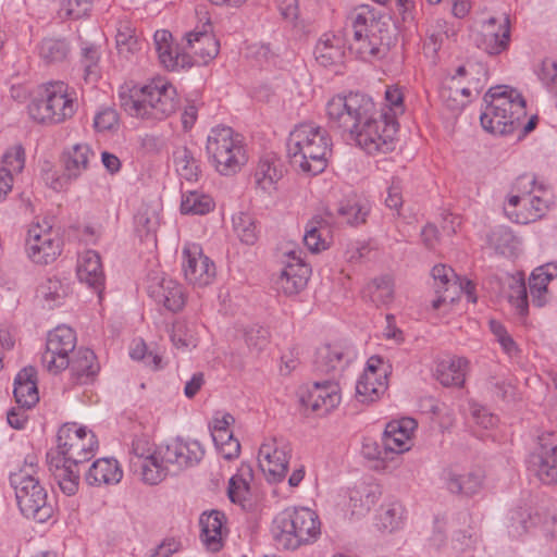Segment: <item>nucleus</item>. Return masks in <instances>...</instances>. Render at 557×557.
<instances>
[{
	"label": "nucleus",
	"instance_id": "obj_1",
	"mask_svg": "<svg viewBox=\"0 0 557 557\" xmlns=\"http://www.w3.org/2000/svg\"><path fill=\"white\" fill-rule=\"evenodd\" d=\"M329 126L348 134L369 154L395 149V123L375 120L376 106L361 92L336 95L325 106Z\"/></svg>",
	"mask_w": 557,
	"mask_h": 557
},
{
	"label": "nucleus",
	"instance_id": "obj_2",
	"mask_svg": "<svg viewBox=\"0 0 557 557\" xmlns=\"http://www.w3.org/2000/svg\"><path fill=\"white\" fill-rule=\"evenodd\" d=\"M349 21L352 32L350 52L367 62L385 58L392 39L388 18L374 8L362 4L351 12Z\"/></svg>",
	"mask_w": 557,
	"mask_h": 557
},
{
	"label": "nucleus",
	"instance_id": "obj_3",
	"mask_svg": "<svg viewBox=\"0 0 557 557\" xmlns=\"http://www.w3.org/2000/svg\"><path fill=\"white\" fill-rule=\"evenodd\" d=\"M176 88L164 77H154L143 86H134L124 100L125 111L154 124L172 115L178 108Z\"/></svg>",
	"mask_w": 557,
	"mask_h": 557
},
{
	"label": "nucleus",
	"instance_id": "obj_4",
	"mask_svg": "<svg viewBox=\"0 0 557 557\" xmlns=\"http://www.w3.org/2000/svg\"><path fill=\"white\" fill-rule=\"evenodd\" d=\"M10 484L14 490L21 513L36 522L45 523L54 513V507L48 499V492L40 482L38 458L27 455L23 466L10 474Z\"/></svg>",
	"mask_w": 557,
	"mask_h": 557
},
{
	"label": "nucleus",
	"instance_id": "obj_5",
	"mask_svg": "<svg viewBox=\"0 0 557 557\" xmlns=\"http://www.w3.org/2000/svg\"><path fill=\"white\" fill-rule=\"evenodd\" d=\"M485 108L480 115L482 127L495 135H508L519 129L527 117L525 100L508 86H496L484 95Z\"/></svg>",
	"mask_w": 557,
	"mask_h": 557
},
{
	"label": "nucleus",
	"instance_id": "obj_6",
	"mask_svg": "<svg viewBox=\"0 0 557 557\" xmlns=\"http://www.w3.org/2000/svg\"><path fill=\"white\" fill-rule=\"evenodd\" d=\"M332 145L325 128L314 123H301L289 133L287 151L293 164L302 172L317 175L326 168Z\"/></svg>",
	"mask_w": 557,
	"mask_h": 557
},
{
	"label": "nucleus",
	"instance_id": "obj_7",
	"mask_svg": "<svg viewBox=\"0 0 557 557\" xmlns=\"http://www.w3.org/2000/svg\"><path fill=\"white\" fill-rule=\"evenodd\" d=\"M552 189L534 175L523 174L516 180L504 210L515 223L529 224L542 219L553 205Z\"/></svg>",
	"mask_w": 557,
	"mask_h": 557
},
{
	"label": "nucleus",
	"instance_id": "obj_8",
	"mask_svg": "<svg viewBox=\"0 0 557 557\" xmlns=\"http://www.w3.org/2000/svg\"><path fill=\"white\" fill-rule=\"evenodd\" d=\"M271 533L278 548L296 550L319 539L321 522L318 513L308 507H287L274 517Z\"/></svg>",
	"mask_w": 557,
	"mask_h": 557
},
{
	"label": "nucleus",
	"instance_id": "obj_9",
	"mask_svg": "<svg viewBox=\"0 0 557 557\" xmlns=\"http://www.w3.org/2000/svg\"><path fill=\"white\" fill-rule=\"evenodd\" d=\"M78 108L76 90L67 83L52 81L44 84L27 106L32 120L44 125H57L72 119Z\"/></svg>",
	"mask_w": 557,
	"mask_h": 557
},
{
	"label": "nucleus",
	"instance_id": "obj_10",
	"mask_svg": "<svg viewBox=\"0 0 557 557\" xmlns=\"http://www.w3.org/2000/svg\"><path fill=\"white\" fill-rule=\"evenodd\" d=\"M206 152L211 165L223 176L238 173L248 161L243 136L230 126L216 125L210 129Z\"/></svg>",
	"mask_w": 557,
	"mask_h": 557
},
{
	"label": "nucleus",
	"instance_id": "obj_11",
	"mask_svg": "<svg viewBox=\"0 0 557 557\" xmlns=\"http://www.w3.org/2000/svg\"><path fill=\"white\" fill-rule=\"evenodd\" d=\"M557 278V261L536 267L529 277V288L524 281L511 287L509 301L520 317L529 314V293L533 306L542 308L549 300L548 284Z\"/></svg>",
	"mask_w": 557,
	"mask_h": 557
},
{
	"label": "nucleus",
	"instance_id": "obj_12",
	"mask_svg": "<svg viewBox=\"0 0 557 557\" xmlns=\"http://www.w3.org/2000/svg\"><path fill=\"white\" fill-rule=\"evenodd\" d=\"M529 476L543 486H557V441L555 433L545 432L537 437L524 460Z\"/></svg>",
	"mask_w": 557,
	"mask_h": 557
},
{
	"label": "nucleus",
	"instance_id": "obj_13",
	"mask_svg": "<svg viewBox=\"0 0 557 557\" xmlns=\"http://www.w3.org/2000/svg\"><path fill=\"white\" fill-rule=\"evenodd\" d=\"M57 443V458L74 462V465L89 461L99 447L96 434L75 422L65 423L59 429Z\"/></svg>",
	"mask_w": 557,
	"mask_h": 557
},
{
	"label": "nucleus",
	"instance_id": "obj_14",
	"mask_svg": "<svg viewBox=\"0 0 557 557\" xmlns=\"http://www.w3.org/2000/svg\"><path fill=\"white\" fill-rule=\"evenodd\" d=\"M164 446L158 448L146 436L135 437L129 450V468L138 473L143 481L156 485L165 479V468L162 463Z\"/></svg>",
	"mask_w": 557,
	"mask_h": 557
},
{
	"label": "nucleus",
	"instance_id": "obj_15",
	"mask_svg": "<svg viewBox=\"0 0 557 557\" xmlns=\"http://www.w3.org/2000/svg\"><path fill=\"white\" fill-rule=\"evenodd\" d=\"M76 333L66 325H59L47 335L41 364L51 374H59L70 364L76 351Z\"/></svg>",
	"mask_w": 557,
	"mask_h": 557
},
{
	"label": "nucleus",
	"instance_id": "obj_16",
	"mask_svg": "<svg viewBox=\"0 0 557 557\" xmlns=\"http://www.w3.org/2000/svg\"><path fill=\"white\" fill-rule=\"evenodd\" d=\"M27 257L36 264L47 265L62 252V239L48 221L34 223L27 231L25 242Z\"/></svg>",
	"mask_w": 557,
	"mask_h": 557
},
{
	"label": "nucleus",
	"instance_id": "obj_17",
	"mask_svg": "<svg viewBox=\"0 0 557 557\" xmlns=\"http://www.w3.org/2000/svg\"><path fill=\"white\" fill-rule=\"evenodd\" d=\"M292 444L283 436L265 437L259 447L258 462L269 482H282L288 472Z\"/></svg>",
	"mask_w": 557,
	"mask_h": 557
},
{
	"label": "nucleus",
	"instance_id": "obj_18",
	"mask_svg": "<svg viewBox=\"0 0 557 557\" xmlns=\"http://www.w3.org/2000/svg\"><path fill=\"white\" fill-rule=\"evenodd\" d=\"M205 448L197 440L177 437L164 446L162 463L165 478L184 469L193 468L203 459Z\"/></svg>",
	"mask_w": 557,
	"mask_h": 557
},
{
	"label": "nucleus",
	"instance_id": "obj_19",
	"mask_svg": "<svg viewBox=\"0 0 557 557\" xmlns=\"http://www.w3.org/2000/svg\"><path fill=\"white\" fill-rule=\"evenodd\" d=\"M301 253V250H289L285 253L284 267L274 281L278 294L293 297L306 288L311 268L302 260Z\"/></svg>",
	"mask_w": 557,
	"mask_h": 557
},
{
	"label": "nucleus",
	"instance_id": "obj_20",
	"mask_svg": "<svg viewBox=\"0 0 557 557\" xmlns=\"http://www.w3.org/2000/svg\"><path fill=\"white\" fill-rule=\"evenodd\" d=\"M388 366L379 356H372L356 383V396L360 403L376 401L388 387Z\"/></svg>",
	"mask_w": 557,
	"mask_h": 557
},
{
	"label": "nucleus",
	"instance_id": "obj_21",
	"mask_svg": "<svg viewBox=\"0 0 557 557\" xmlns=\"http://www.w3.org/2000/svg\"><path fill=\"white\" fill-rule=\"evenodd\" d=\"M511 41L510 21L506 14L491 16L481 23L475 45L490 55H498L509 49Z\"/></svg>",
	"mask_w": 557,
	"mask_h": 557
},
{
	"label": "nucleus",
	"instance_id": "obj_22",
	"mask_svg": "<svg viewBox=\"0 0 557 557\" xmlns=\"http://www.w3.org/2000/svg\"><path fill=\"white\" fill-rule=\"evenodd\" d=\"M182 271L185 280L197 287L211 284L215 277L214 262L203 255L198 244H187L182 251Z\"/></svg>",
	"mask_w": 557,
	"mask_h": 557
},
{
	"label": "nucleus",
	"instance_id": "obj_23",
	"mask_svg": "<svg viewBox=\"0 0 557 557\" xmlns=\"http://www.w3.org/2000/svg\"><path fill=\"white\" fill-rule=\"evenodd\" d=\"M147 293L158 305L173 313L183 310L187 301L186 290L180 282L157 273L148 276Z\"/></svg>",
	"mask_w": 557,
	"mask_h": 557
},
{
	"label": "nucleus",
	"instance_id": "obj_24",
	"mask_svg": "<svg viewBox=\"0 0 557 557\" xmlns=\"http://www.w3.org/2000/svg\"><path fill=\"white\" fill-rule=\"evenodd\" d=\"M356 358L355 350L342 344H324L315 351L314 370L336 380Z\"/></svg>",
	"mask_w": 557,
	"mask_h": 557
},
{
	"label": "nucleus",
	"instance_id": "obj_25",
	"mask_svg": "<svg viewBox=\"0 0 557 557\" xmlns=\"http://www.w3.org/2000/svg\"><path fill=\"white\" fill-rule=\"evenodd\" d=\"M153 42L158 60L165 70L180 72L194 65L191 55L173 41V36L169 30H156Z\"/></svg>",
	"mask_w": 557,
	"mask_h": 557
},
{
	"label": "nucleus",
	"instance_id": "obj_26",
	"mask_svg": "<svg viewBox=\"0 0 557 557\" xmlns=\"http://www.w3.org/2000/svg\"><path fill=\"white\" fill-rule=\"evenodd\" d=\"M286 166L281 157L274 152L262 154L252 173V182L256 189L263 194L272 195L278 188V182L284 177Z\"/></svg>",
	"mask_w": 557,
	"mask_h": 557
},
{
	"label": "nucleus",
	"instance_id": "obj_27",
	"mask_svg": "<svg viewBox=\"0 0 557 557\" xmlns=\"http://www.w3.org/2000/svg\"><path fill=\"white\" fill-rule=\"evenodd\" d=\"M417 426V421L408 417L389 421L382 435L384 449L394 454L408 451L413 444V434Z\"/></svg>",
	"mask_w": 557,
	"mask_h": 557
},
{
	"label": "nucleus",
	"instance_id": "obj_28",
	"mask_svg": "<svg viewBox=\"0 0 557 557\" xmlns=\"http://www.w3.org/2000/svg\"><path fill=\"white\" fill-rule=\"evenodd\" d=\"M95 156L94 149L86 143H78L65 148L61 154L63 168L61 180L65 182L77 181L84 172L89 170Z\"/></svg>",
	"mask_w": 557,
	"mask_h": 557
},
{
	"label": "nucleus",
	"instance_id": "obj_29",
	"mask_svg": "<svg viewBox=\"0 0 557 557\" xmlns=\"http://www.w3.org/2000/svg\"><path fill=\"white\" fill-rule=\"evenodd\" d=\"M339 384L334 379L314 382L304 401L318 414H326L341 403Z\"/></svg>",
	"mask_w": 557,
	"mask_h": 557
},
{
	"label": "nucleus",
	"instance_id": "obj_30",
	"mask_svg": "<svg viewBox=\"0 0 557 557\" xmlns=\"http://www.w3.org/2000/svg\"><path fill=\"white\" fill-rule=\"evenodd\" d=\"M226 517L220 510H211L201 513L199 518L200 540L203 546L212 552H220L223 547L224 540L228 533L226 527Z\"/></svg>",
	"mask_w": 557,
	"mask_h": 557
},
{
	"label": "nucleus",
	"instance_id": "obj_31",
	"mask_svg": "<svg viewBox=\"0 0 557 557\" xmlns=\"http://www.w3.org/2000/svg\"><path fill=\"white\" fill-rule=\"evenodd\" d=\"M67 369L71 384L87 385L95 382L100 371V364L91 349L81 347L70 359Z\"/></svg>",
	"mask_w": 557,
	"mask_h": 557
},
{
	"label": "nucleus",
	"instance_id": "obj_32",
	"mask_svg": "<svg viewBox=\"0 0 557 557\" xmlns=\"http://www.w3.org/2000/svg\"><path fill=\"white\" fill-rule=\"evenodd\" d=\"M76 274L79 282L85 283L97 294L104 288L106 276L100 255L96 250H86L78 257Z\"/></svg>",
	"mask_w": 557,
	"mask_h": 557
},
{
	"label": "nucleus",
	"instance_id": "obj_33",
	"mask_svg": "<svg viewBox=\"0 0 557 557\" xmlns=\"http://www.w3.org/2000/svg\"><path fill=\"white\" fill-rule=\"evenodd\" d=\"M345 54L346 40L341 34H323L314 48L315 60L324 67L342 65Z\"/></svg>",
	"mask_w": 557,
	"mask_h": 557
},
{
	"label": "nucleus",
	"instance_id": "obj_34",
	"mask_svg": "<svg viewBox=\"0 0 557 557\" xmlns=\"http://www.w3.org/2000/svg\"><path fill=\"white\" fill-rule=\"evenodd\" d=\"M446 488L453 494L472 496L478 494L484 483V472L473 469L466 473H459L453 469L443 472Z\"/></svg>",
	"mask_w": 557,
	"mask_h": 557
},
{
	"label": "nucleus",
	"instance_id": "obj_35",
	"mask_svg": "<svg viewBox=\"0 0 557 557\" xmlns=\"http://www.w3.org/2000/svg\"><path fill=\"white\" fill-rule=\"evenodd\" d=\"M369 213V203L356 195L349 196L337 202L333 208L327 209V214L331 218H336L342 223L352 226L366 223Z\"/></svg>",
	"mask_w": 557,
	"mask_h": 557
},
{
	"label": "nucleus",
	"instance_id": "obj_36",
	"mask_svg": "<svg viewBox=\"0 0 557 557\" xmlns=\"http://www.w3.org/2000/svg\"><path fill=\"white\" fill-rule=\"evenodd\" d=\"M469 360L453 356L437 362L435 376L445 387H462L469 371Z\"/></svg>",
	"mask_w": 557,
	"mask_h": 557
},
{
	"label": "nucleus",
	"instance_id": "obj_37",
	"mask_svg": "<svg viewBox=\"0 0 557 557\" xmlns=\"http://www.w3.org/2000/svg\"><path fill=\"white\" fill-rule=\"evenodd\" d=\"M123 478V470L114 458H99L92 462L85 474L90 486L117 484Z\"/></svg>",
	"mask_w": 557,
	"mask_h": 557
},
{
	"label": "nucleus",
	"instance_id": "obj_38",
	"mask_svg": "<svg viewBox=\"0 0 557 557\" xmlns=\"http://www.w3.org/2000/svg\"><path fill=\"white\" fill-rule=\"evenodd\" d=\"M13 395L16 404L24 408H33L39 401L34 368H24L16 374Z\"/></svg>",
	"mask_w": 557,
	"mask_h": 557
},
{
	"label": "nucleus",
	"instance_id": "obj_39",
	"mask_svg": "<svg viewBox=\"0 0 557 557\" xmlns=\"http://www.w3.org/2000/svg\"><path fill=\"white\" fill-rule=\"evenodd\" d=\"M79 465H74L61 458H52L50 470L60 490L67 496L75 495L79 486Z\"/></svg>",
	"mask_w": 557,
	"mask_h": 557
},
{
	"label": "nucleus",
	"instance_id": "obj_40",
	"mask_svg": "<svg viewBox=\"0 0 557 557\" xmlns=\"http://www.w3.org/2000/svg\"><path fill=\"white\" fill-rule=\"evenodd\" d=\"M79 41V59L78 66L83 71V79L85 83H96L100 76V46L95 42L78 38Z\"/></svg>",
	"mask_w": 557,
	"mask_h": 557
},
{
	"label": "nucleus",
	"instance_id": "obj_41",
	"mask_svg": "<svg viewBox=\"0 0 557 557\" xmlns=\"http://www.w3.org/2000/svg\"><path fill=\"white\" fill-rule=\"evenodd\" d=\"M406 112V103H405V88L395 84L386 86L384 92V110L379 112L376 110L375 120L394 122L395 123V135L398 132L399 123L397 121L398 116L403 115Z\"/></svg>",
	"mask_w": 557,
	"mask_h": 557
},
{
	"label": "nucleus",
	"instance_id": "obj_42",
	"mask_svg": "<svg viewBox=\"0 0 557 557\" xmlns=\"http://www.w3.org/2000/svg\"><path fill=\"white\" fill-rule=\"evenodd\" d=\"M187 47L199 58V63L208 64L220 51V42L211 33L190 32L186 35Z\"/></svg>",
	"mask_w": 557,
	"mask_h": 557
},
{
	"label": "nucleus",
	"instance_id": "obj_43",
	"mask_svg": "<svg viewBox=\"0 0 557 557\" xmlns=\"http://www.w3.org/2000/svg\"><path fill=\"white\" fill-rule=\"evenodd\" d=\"M406 509L399 502L383 504L375 516V527L382 533H394L406 524Z\"/></svg>",
	"mask_w": 557,
	"mask_h": 557
},
{
	"label": "nucleus",
	"instance_id": "obj_44",
	"mask_svg": "<svg viewBox=\"0 0 557 557\" xmlns=\"http://www.w3.org/2000/svg\"><path fill=\"white\" fill-rule=\"evenodd\" d=\"M38 55L47 65H57L69 61L71 45L65 38L45 37L37 46Z\"/></svg>",
	"mask_w": 557,
	"mask_h": 557
},
{
	"label": "nucleus",
	"instance_id": "obj_45",
	"mask_svg": "<svg viewBox=\"0 0 557 557\" xmlns=\"http://www.w3.org/2000/svg\"><path fill=\"white\" fill-rule=\"evenodd\" d=\"M487 243L496 253L507 258L517 257L521 250V239L509 227L503 225L492 230Z\"/></svg>",
	"mask_w": 557,
	"mask_h": 557
},
{
	"label": "nucleus",
	"instance_id": "obj_46",
	"mask_svg": "<svg viewBox=\"0 0 557 557\" xmlns=\"http://www.w3.org/2000/svg\"><path fill=\"white\" fill-rule=\"evenodd\" d=\"M382 495L379 485L361 484L349 492V508L351 515L364 516L377 503Z\"/></svg>",
	"mask_w": 557,
	"mask_h": 557
},
{
	"label": "nucleus",
	"instance_id": "obj_47",
	"mask_svg": "<svg viewBox=\"0 0 557 557\" xmlns=\"http://www.w3.org/2000/svg\"><path fill=\"white\" fill-rule=\"evenodd\" d=\"M508 532L512 537H521L535 527L541 518L527 504L519 505L509 511Z\"/></svg>",
	"mask_w": 557,
	"mask_h": 557
},
{
	"label": "nucleus",
	"instance_id": "obj_48",
	"mask_svg": "<svg viewBox=\"0 0 557 557\" xmlns=\"http://www.w3.org/2000/svg\"><path fill=\"white\" fill-rule=\"evenodd\" d=\"M252 480V470L248 465H242L228 481L227 495L232 503L243 504L247 500Z\"/></svg>",
	"mask_w": 557,
	"mask_h": 557
},
{
	"label": "nucleus",
	"instance_id": "obj_49",
	"mask_svg": "<svg viewBox=\"0 0 557 557\" xmlns=\"http://www.w3.org/2000/svg\"><path fill=\"white\" fill-rule=\"evenodd\" d=\"M366 296L376 306H386L394 299V281L389 275L372 280L364 289Z\"/></svg>",
	"mask_w": 557,
	"mask_h": 557
},
{
	"label": "nucleus",
	"instance_id": "obj_50",
	"mask_svg": "<svg viewBox=\"0 0 557 557\" xmlns=\"http://www.w3.org/2000/svg\"><path fill=\"white\" fill-rule=\"evenodd\" d=\"M214 201L212 197L201 191H185L182 194L181 212L183 214L203 215L212 211Z\"/></svg>",
	"mask_w": 557,
	"mask_h": 557
},
{
	"label": "nucleus",
	"instance_id": "obj_51",
	"mask_svg": "<svg viewBox=\"0 0 557 557\" xmlns=\"http://www.w3.org/2000/svg\"><path fill=\"white\" fill-rule=\"evenodd\" d=\"M233 230L238 239L245 245H255L259 239L257 221L249 213L239 212L232 219Z\"/></svg>",
	"mask_w": 557,
	"mask_h": 557
},
{
	"label": "nucleus",
	"instance_id": "obj_52",
	"mask_svg": "<svg viewBox=\"0 0 557 557\" xmlns=\"http://www.w3.org/2000/svg\"><path fill=\"white\" fill-rule=\"evenodd\" d=\"M38 293L46 305L52 309L59 307L66 297L67 287L58 277L46 278L38 287Z\"/></svg>",
	"mask_w": 557,
	"mask_h": 557
},
{
	"label": "nucleus",
	"instance_id": "obj_53",
	"mask_svg": "<svg viewBox=\"0 0 557 557\" xmlns=\"http://www.w3.org/2000/svg\"><path fill=\"white\" fill-rule=\"evenodd\" d=\"M488 327L491 333L495 336V339L499 344L503 352L510 359L519 358L521 349L512 336L508 333L506 326L497 320L491 319L488 321Z\"/></svg>",
	"mask_w": 557,
	"mask_h": 557
},
{
	"label": "nucleus",
	"instance_id": "obj_54",
	"mask_svg": "<svg viewBox=\"0 0 557 557\" xmlns=\"http://www.w3.org/2000/svg\"><path fill=\"white\" fill-rule=\"evenodd\" d=\"M175 165L181 178L188 182L197 181L201 173L198 160L187 148L177 152L175 157Z\"/></svg>",
	"mask_w": 557,
	"mask_h": 557
},
{
	"label": "nucleus",
	"instance_id": "obj_55",
	"mask_svg": "<svg viewBox=\"0 0 557 557\" xmlns=\"http://www.w3.org/2000/svg\"><path fill=\"white\" fill-rule=\"evenodd\" d=\"M115 41L119 53L125 57L141 49V41L128 23L120 24Z\"/></svg>",
	"mask_w": 557,
	"mask_h": 557
},
{
	"label": "nucleus",
	"instance_id": "obj_56",
	"mask_svg": "<svg viewBox=\"0 0 557 557\" xmlns=\"http://www.w3.org/2000/svg\"><path fill=\"white\" fill-rule=\"evenodd\" d=\"M322 219H312L308 222L304 235V243L311 252H320L327 247L326 239L322 235Z\"/></svg>",
	"mask_w": 557,
	"mask_h": 557
},
{
	"label": "nucleus",
	"instance_id": "obj_57",
	"mask_svg": "<svg viewBox=\"0 0 557 557\" xmlns=\"http://www.w3.org/2000/svg\"><path fill=\"white\" fill-rule=\"evenodd\" d=\"M3 166L0 171H5L13 177V174H18L25 166V150L21 145H15L9 148L2 156Z\"/></svg>",
	"mask_w": 557,
	"mask_h": 557
},
{
	"label": "nucleus",
	"instance_id": "obj_58",
	"mask_svg": "<svg viewBox=\"0 0 557 557\" xmlns=\"http://www.w3.org/2000/svg\"><path fill=\"white\" fill-rule=\"evenodd\" d=\"M92 9L90 0H64L61 3L59 14L62 18L79 20L87 16Z\"/></svg>",
	"mask_w": 557,
	"mask_h": 557
},
{
	"label": "nucleus",
	"instance_id": "obj_59",
	"mask_svg": "<svg viewBox=\"0 0 557 557\" xmlns=\"http://www.w3.org/2000/svg\"><path fill=\"white\" fill-rule=\"evenodd\" d=\"M119 125L117 111L108 106L100 107L94 117V127L98 133H106Z\"/></svg>",
	"mask_w": 557,
	"mask_h": 557
},
{
	"label": "nucleus",
	"instance_id": "obj_60",
	"mask_svg": "<svg viewBox=\"0 0 557 557\" xmlns=\"http://www.w3.org/2000/svg\"><path fill=\"white\" fill-rule=\"evenodd\" d=\"M129 356L133 360L143 361L146 366L158 370L161 363V357L148 350L143 339H135L131 346Z\"/></svg>",
	"mask_w": 557,
	"mask_h": 557
},
{
	"label": "nucleus",
	"instance_id": "obj_61",
	"mask_svg": "<svg viewBox=\"0 0 557 557\" xmlns=\"http://www.w3.org/2000/svg\"><path fill=\"white\" fill-rule=\"evenodd\" d=\"M431 275L434 281V288L436 294H441L448 289V285L453 277H456L453 268L446 264H436L431 270Z\"/></svg>",
	"mask_w": 557,
	"mask_h": 557
},
{
	"label": "nucleus",
	"instance_id": "obj_62",
	"mask_svg": "<svg viewBox=\"0 0 557 557\" xmlns=\"http://www.w3.org/2000/svg\"><path fill=\"white\" fill-rule=\"evenodd\" d=\"M269 330L260 325H252L245 333V339L248 347L258 351L267 347L269 344Z\"/></svg>",
	"mask_w": 557,
	"mask_h": 557
},
{
	"label": "nucleus",
	"instance_id": "obj_63",
	"mask_svg": "<svg viewBox=\"0 0 557 557\" xmlns=\"http://www.w3.org/2000/svg\"><path fill=\"white\" fill-rule=\"evenodd\" d=\"M540 81L550 90L557 92V61L546 58L537 71Z\"/></svg>",
	"mask_w": 557,
	"mask_h": 557
},
{
	"label": "nucleus",
	"instance_id": "obj_64",
	"mask_svg": "<svg viewBox=\"0 0 557 557\" xmlns=\"http://www.w3.org/2000/svg\"><path fill=\"white\" fill-rule=\"evenodd\" d=\"M138 152L143 156L159 153L163 148V140L160 136L152 134L139 135L136 139Z\"/></svg>",
	"mask_w": 557,
	"mask_h": 557
}]
</instances>
